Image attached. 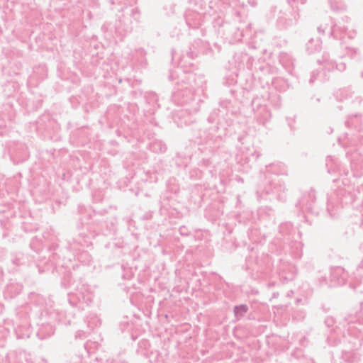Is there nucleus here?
Segmentation results:
<instances>
[{
	"label": "nucleus",
	"mask_w": 363,
	"mask_h": 363,
	"mask_svg": "<svg viewBox=\"0 0 363 363\" xmlns=\"http://www.w3.org/2000/svg\"><path fill=\"white\" fill-rule=\"evenodd\" d=\"M247 311L246 305H240L235 307L234 313L236 317L241 318Z\"/></svg>",
	"instance_id": "obj_1"
}]
</instances>
